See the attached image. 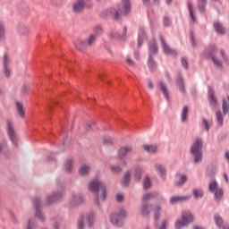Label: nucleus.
<instances>
[{
	"mask_svg": "<svg viewBox=\"0 0 229 229\" xmlns=\"http://www.w3.org/2000/svg\"><path fill=\"white\" fill-rule=\"evenodd\" d=\"M131 10V5L130 0H122V4L119 5V11L116 9H110L106 13H110V16L113 19L118 20L121 15L127 16Z\"/></svg>",
	"mask_w": 229,
	"mask_h": 229,
	"instance_id": "1",
	"label": "nucleus"
},
{
	"mask_svg": "<svg viewBox=\"0 0 229 229\" xmlns=\"http://www.w3.org/2000/svg\"><path fill=\"white\" fill-rule=\"evenodd\" d=\"M88 188L90 191L97 193L99 192V199L101 201H105L106 199V187L98 179L91 181L88 184Z\"/></svg>",
	"mask_w": 229,
	"mask_h": 229,
	"instance_id": "2",
	"label": "nucleus"
},
{
	"mask_svg": "<svg viewBox=\"0 0 229 229\" xmlns=\"http://www.w3.org/2000/svg\"><path fill=\"white\" fill-rule=\"evenodd\" d=\"M194 221V217L190 211L182 212V220L174 222L175 229H182V227H188Z\"/></svg>",
	"mask_w": 229,
	"mask_h": 229,
	"instance_id": "3",
	"label": "nucleus"
},
{
	"mask_svg": "<svg viewBox=\"0 0 229 229\" xmlns=\"http://www.w3.org/2000/svg\"><path fill=\"white\" fill-rule=\"evenodd\" d=\"M127 216V211L123 208H121L117 213L111 215L110 223L114 226H121L123 225V220L126 218Z\"/></svg>",
	"mask_w": 229,
	"mask_h": 229,
	"instance_id": "4",
	"label": "nucleus"
},
{
	"mask_svg": "<svg viewBox=\"0 0 229 229\" xmlns=\"http://www.w3.org/2000/svg\"><path fill=\"white\" fill-rule=\"evenodd\" d=\"M209 191L215 194L216 201H220L224 197V191L222 188H219V184L216 180L209 182Z\"/></svg>",
	"mask_w": 229,
	"mask_h": 229,
	"instance_id": "5",
	"label": "nucleus"
},
{
	"mask_svg": "<svg viewBox=\"0 0 229 229\" xmlns=\"http://www.w3.org/2000/svg\"><path fill=\"white\" fill-rule=\"evenodd\" d=\"M191 153L193 155V163L198 164L200 159V140L197 139L191 147Z\"/></svg>",
	"mask_w": 229,
	"mask_h": 229,
	"instance_id": "6",
	"label": "nucleus"
},
{
	"mask_svg": "<svg viewBox=\"0 0 229 229\" xmlns=\"http://www.w3.org/2000/svg\"><path fill=\"white\" fill-rule=\"evenodd\" d=\"M6 129L10 140L13 143H17V135L13 127V122L10 119L6 120Z\"/></svg>",
	"mask_w": 229,
	"mask_h": 229,
	"instance_id": "7",
	"label": "nucleus"
},
{
	"mask_svg": "<svg viewBox=\"0 0 229 229\" xmlns=\"http://www.w3.org/2000/svg\"><path fill=\"white\" fill-rule=\"evenodd\" d=\"M86 7L84 0H75L72 4V12L74 13H81Z\"/></svg>",
	"mask_w": 229,
	"mask_h": 229,
	"instance_id": "8",
	"label": "nucleus"
},
{
	"mask_svg": "<svg viewBox=\"0 0 229 229\" xmlns=\"http://www.w3.org/2000/svg\"><path fill=\"white\" fill-rule=\"evenodd\" d=\"M133 151V148L131 146L121 147L118 149V157L123 159L127 155H130Z\"/></svg>",
	"mask_w": 229,
	"mask_h": 229,
	"instance_id": "9",
	"label": "nucleus"
},
{
	"mask_svg": "<svg viewBox=\"0 0 229 229\" xmlns=\"http://www.w3.org/2000/svg\"><path fill=\"white\" fill-rule=\"evenodd\" d=\"M159 39H161V44H163L164 52L167 55H177V53L173 48L169 47V46L164 40L163 36H159Z\"/></svg>",
	"mask_w": 229,
	"mask_h": 229,
	"instance_id": "10",
	"label": "nucleus"
},
{
	"mask_svg": "<svg viewBox=\"0 0 229 229\" xmlns=\"http://www.w3.org/2000/svg\"><path fill=\"white\" fill-rule=\"evenodd\" d=\"M216 52V48L215 46L211 47L209 48V56H211L213 63L217 66V67H222V61L218 58L216 57L215 53Z\"/></svg>",
	"mask_w": 229,
	"mask_h": 229,
	"instance_id": "11",
	"label": "nucleus"
},
{
	"mask_svg": "<svg viewBox=\"0 0 229 229\" xmlns=\"http://www.w3.org/2000/svg\"><path fill=\"white\" fill-rule=\"evenodd\" d=\"M191 199V195H186V196H173L170 198V203L172 205H174L178 202H182V201H189V199Z\"/></svg>",
	"mask_w": 229,
	"mask_h": 229,
	"instance_id": "12",
	"label": "nucleus"
},
{
	"mask_svg": "<svg viewBox=\"0 0 229 229\" xmlns=\"http://www.w3.org/2000/svg\"><path fill=\"white\" fill-rule=\"evenodd\" d=\"M89 47L87 41H84V39H77L75 41V48L80 51H84Z\"/></svg>",
	"mask_w": 229,
	"mask_h": 229,
	"instance_id": "13",
	"label": "nucleus"
},
{
	"mask_svg": "<svg viewBox=\"0 0 229 229\" xmlns=\"http://www.w3.org/2000/svg\"><path fill=\"white\" fill-rule=\"evenodd\" d=\"M15 110L16 113L21 117L24 118L26 115V111L23 108V105L21 102H15Z\"/></svg>",
	"mask_w": 229,
	"mask_h": 229,
	"instance_id": "14",
	"label": "nucleus"
},
{
	"mask_svg": "<svg viewBox=\"0 0 229 229\" xmlns=\"http://www.w3.org/2000/svg\"><path fill=\"white\" fill-rule=\"evenodd\" d=\"M189 107L187 106H184L182 109V114H181V121L182 123H185L189 120Z\"/></svg>",
	"mask_w": 229,
	"mask_h": 229,
	"instance_id": "15",
	"label": "nucleus"
},
{
	"mask_svg": "<svg viewBox=\"0 0 229 229\" xmlns=\"http://www.w3.org/2000/svg\"><path fill=\"white\" fill-rule=\"evenodd\" d=\"M83 202V199L80 194L72 195L71 199V206L75 207L81 205Z\"/></svg>",
	"mask_w": 229,
	"mask_h": 229,
	"instance_id": "16",
	"label": "nucleus"
},
{
	"mask_svg": "<svg viewBox=\"0 0 229 229\" xmlns=\"http://www.w3.org/2000/svg\"><path fill=\"white\" fill-rule=\"evenodd\" d=\"M34 205H35V207H36V216H37V217L39 218V220L44 221L43 214H42V212H40V210H39V205H40V200H39V199L36 198V199H34Z\"/></svg>",
	"mask_w": 229,
	"mask_h": 229,
	"instance_id": "17",
	"label": "nucleus"
},
{
	"mask_svg": "<svg viewBox=\"0 0 229 229\" xmlns=\"http://www.w3.org/2000/svg\"><path fill=\"white\" fill-rule=\"evenodd\" d=\"M10 64V59L8 58L7 55H4L3 57V64L4 68V76L10 77V69H8L7 64Z\"/></svg>",
	"mask_w": 229,
	"mask_h": 229,
	"instance_id": "18",
	"label": "nucleus"
},
{
	"mask_svg": "<svg viewBox=\"0 0 229 229\" xmlns=\"http://www.w3.org/2000/svg\"><path fill=\"white\" fill-rule=\"evenodd\" d=\"M159 196L158 191L145 193V195L142 196V201H149V199H156Z\"/></svg>",
	"mask_w": 229,
	"mask_h": 229,
	"instance_id": "19",
	"label": "nucleus"
},
{
	"mask_svg": "<svg viewBox=\"0 0 229 229\" xmlns=\"http://www.w3.org/2000/svg\"><path fill=\"white\" fill-rule=\"evenodd\" d=\"M142 148L148 154H156L157 152V147L156 145H143Z\"/></svg>",
	"mask_w": 229,
	"mask_h": 229,
	"instance_id": "20",
	"label": "nucleus"
},
{
	"mask_svg": "<svg viewBox=\"0 0 229 229\" xmlns=\"http://www.w3.org/2000/svg\"><path fill=\"white\" fill-rule=\"evenodd\" d=\"M145 38H146V32H145L144 29H140L139 38H138V47H141Z\"/></svg>",
	"mask_w": 229,
	"mask_h": 229,
	"instance_id": "21",
	"label": "nucleus"
},
{
	"mask_svg": "<svg viewBox=\"0 0 229 229\" xmlns=\"http://www.w3.org/2000/svg\"><path fill=\"white\" fill-rule=\"evenodd\" d=\"M126 33H127V28L124 27V28L123 29V34L120 35V34H116V33H114V32H111V33L109 34V37L112 38H119L120 39H124L125 37H126Z\"/></svg>",
	"mask_w": 229,
	"mask_h": 229,
	"instance_id": "22",
	"label": "nucleus"
},
{
	"mask_svg": "<svg viewBox=\"0 0 229 229\" xmlns=\"http://www.w3.org/2000/svg\"><path fill=\"white\" fill-rule=\"evenodd\" d=\"M158 51V47L157 46V41L153 40L149 42V56L153 54H157Z\"/></svg>",
	"mask_w": 229,
	"mask_h": 229,
	"instance_id": "23",
	"label": "nucleus"
},
{
	"mask_svg": "<svg viewBox=\"0 0 229 229\" xmlns=\"http://www.w3.org/2000/svg\"><path fill=\"white\" fill-rule=\"evenodd\" d=\"M161 211H162V208L159 205H157L153 208V215H154V219L156 221L159 220Z\"/></svg>",
	"mask_w": 229,
	"mask_h": 229,
	"instance_id": "24",
	"label": "nucleus"
},
{
	"mask_svg": "<svg viewBox=\"0 0 229 229\" xmlns=\"http://www.w3.org/2000/svg\"><path fill=\"white\" fill-rule=\"evenodd\" d=\"M155 168L157 173L161 176V178H165V169L162 165L157 164L155 165Z\"/></svg>",
	"mask_w": 229,
	"mask_h": 229,
	"instance_id": "25",
	"label": "nucleus"
},
{
	"mask_svg": "<svg viewBox=\"0 0 229 229\" xmlns=\"http://www.w3.org/2000/svg\"><path fill=\"white\" fill-rule=\"evenodd\" d=\"M89 173H90V166H89L88 165H81V167L79 169L80 175L85 176Z\"/></svg>",
	"mask_w": 229,
	"mask_h": 229,
	"instance_id": "26",
	"label": "nucleus"
},
{
	"mask_svg": "<svg viewBox=\"0 0 229 229\" xmlns=\"http://www.w3.org/2000/svg\"><path fill=\"white\" fill-rule=\"evenodd\" d=\"M61 198H62V193H58L57 195L53 194V195L47 197V201L48 204H52L55 201H58V199H61Z\"/></svg>",
	"mask_w": 229,
	"mask_h": 229,
	"instance_id": "27",
	"label": "nucleus"
},
{
	"mask_svg": "<svg viewBox=\"0 0 229 229\" xmlns=\"http://www.w3.org/2000/svg\"><path fill=\"white\" fill-rule=\"evenodd\" d=\"M150 213V208L148 204H143L140 208V215L143 216H148Z\"/></svg>",
	"mask_w": 229,
	"mask_h": 229,
	"instance_id": "28",
	"label": "nucleus"
},
{
	"mask_svg": "<svg viewBox=\"0 0 229 229\" xmlns=\"http://www.w3.org/2000/svg\"><path fill=\"white\" fill-rule=\"evenodd\" d=\"M215 30L219 34V35H224L225 33V28L223 27V25L219 22H216L214 24Z\"/></svg>",
	"mask_w": 229,
	"mask_h": 229,
	"instance_id": "29",
	"label": "nucleus"
},
{
	"mask_svg": "<svg viewBox=\"0 0 229 229\" xmlns=\"http://www.w3.org/2000/svg\"><path fill=\"white\" fill-rule=\"evenodd\" d=\"M158 85H159V88H161V93H163L165 98L168 100L169 94H168L166 86L163 82H159Z\"/></svg>",
	"mask_w": 229,
	"mask_h": 229,
	"instance_id": "30",
	"label": "nucleus"
},
{
	"mask_svg": "<svg viewBox=\"0 0 229 229\" xmlns=\"http://www.w3.org/2000/svg\"><path fill=\"white\" fill-rule=\"evenodd\" d=\"M18 32L20 33V35L21 36H25V35H29V30L26 27V25H20L18 27Z\"/></svg>",
	"mask_w": 229,
	"mask_h": 229,
	"instance_id": "31",
	"label": "nucleus"
},
{
	"mask_svg": "<svg viewBox=\"0 0 229 229\" xmlns=\"http://www.w3.org/2000/svg\"><path fill=\"white\" fill-rule=\"evenodd\" d=\"M96 39H97V37L94 34H91L89 36V38H88V40H86L88 47H90L94 46Z\"/></svg>",
	"mask_w": 229,
	"mask_h": 229,
	"instance_id": "32",
	"label": "nucleus"
},
{
	"mask_svg": "<svg viewBox=\"0 0 229 229\" xmlns=\"http://www.w3.org/2000/svg\"><path fill=\"white\" fill-rule=\"evenodd\" d=\"M187 7H188L191 21L195 22L196 19H195L194 14H193L192 5H191V2H187Z\"/></svg>",
	"mask_w": 229,
	"mask_h": 229,
	"instance_id": "33",
	"label": "nucleus"
},
{
	"mask_svg": "<svg viewBox=\"0 0 229 229\" xmlns=\"http://www.w3.org/2000/svg\"><path fill=\"white\" fill-rule=\"evenodd\" d=\"M223 113L225 114L229 113V97H228L227 100L226 99L223 100Z\"/></svg>",
	"mask_w": 229,
	"mask_h": 229,
	"instance_id": "34",
	"label": "nucleus"
},
{
	"mask_svg": "<svg viewBox=\"0 0 229 229\" xmlns=\"http://www.w3.org/2000/svg\"><path fill=\"white\" fill-rule=\"evenodd\" d=\"M134 180L140 182L141 180V168L137 167L134 172Z\"/></svg>",
	"mask_w": 229,
	"mask_h": 229,
	"instance_id": "35",
	"label": "nucleus"
},
{
	"mask_svg": "<svg viewBox=\"0 0 229 229\" xmlns=\"http://www.w3.org/2000/svg\"><path fill=\"white\" fill-rule=\"evenodd\" d=\"M148 67L151 71H155L157 69V63L155 60L152 59L151 55H149L148 58Z\"/></svg>",
	"mask_w": 229,
	"mask_h": 229,
	"instance_id": "36",
	"label": "nucleus"
},
{
	"mask_svg": "<svg viewBox=\"0 0 229 229\" xmlns=\"http://www.w3.org/2000/svg\"><path fill=\"white\" fill-rule=\"evenodd\" d=\"M130 178H131L130 173H125L123 179L122 181V185H123V186L129 185Z\"/></svg>",
	"mask_w": 229,
	"mask_h": 229,
	"instance_id": "37",
	"label": "nucleus"
},
{
	"mask_svg": "<svg viewBox=\"0 0 229 229\" xmlns=\"http://www.w3.org/2000/svg\"><path fill=\"white\" fill-rule=\"evenodd\" d=\"M64 170L66 172L71 173L72 170V161L71 159L67 160L66 163H64Z\"/></svg>",
	"mask_w": 229,
	"mask_h": 229,
	"instance_id": "38",
	"label": "nucleus"
},
{
	"mask_svg": "<svg viewBox=\"0 0 229 229\" xmlns=\"http://www.w3.org/2000/svg\"><path fill=\"white\" fill-rule=\"evenodd\" d=\"M209 105H211L212 106H216V99L214 96L213 91H209Z\"/></svg>",
	"mask_w": 229,
	"mask_h": 229,
	"instance_id": "39",
	"label": "nucleus"
},
{
	"mask_svg": "<svg viewBox=\"0 0 229 229\" xmlns=\"http://www.w3.org/2000/svg\"><path fill=\"white\" fill-rule=\"evenodd\" d=\"M215 221H216V225L218 227H222L223 226L224 221H223V218L220 216V215H216L215 216Z\"/></svg>",
	"mask_w": 229,
	"mask_h": 229,
	"instance_id": "40",
	"label": "nucleus"
},
{
	"mask_svg": "<svg viewBox=\"0 0 229 229\" xmlns=\"http://www.w3.org/2000/svg\"><path fill=\"white\" fill-rule=\"evenodd\" d=\"M93 32L95 37L99 36L101 33H103V29L101 28V26L97 25L94 27Z\"/></svg>",
	"mask_w": 229,
	"mask_h": 229,
	"instance_id": "41",
	"label": "nucleus"
},
{
	"mask_svg": "<svg viewBox=\"0 0 229 229\" xmlns=\"http://www.w3.org/2000/svg\"><path fill=\"white\" fill-rule=\"evenodd\" d=\"M216 122L220 126L224 123V117L221 112H216Z\"/></svg>",
	"mask_w": 229,
	"mask_h": 229,
	"instance_id": "42",
	"label": "nucleus"
},
{
	"mask_svg": "<svg viewBox=\"0 0 229 229\" xmlns=\"http://www.w3.org/2000/svg\"><path fill=\"white\" fill-rule=\"evenodd\" d=\"M188 177L185 175H182L180 178V181L175 182V185L177 186H182L183 185L185 182H187Z\"/></svg>",
	"mask_w": 229,
	"mask_h": 229,
	"instance_id": "43",
	"label": "nucleus"
},
{
	"mask_svg": "<svg viewBox=\"0 0 229 229\" xmlns=\"http://www.w3.org/2000/svg\"><path fill=\"white\" fill-rule=\"evenodd\" d=\"M203 125H204L205 131H208L209 127L212 125V121H208L207 119H203Z\"/></svg>",
	"mask_w": 229,
	"mask_h": 229,
	"instance_id": "44",
	"label": "nucleus"
},
{
	"mask_svg": "<svg viewBox=\"0 0 229 229\" xmlns=\"http://www.w3.org/2000/svg\"><path fill=\"white\" fill-rule=\"evenodd\" d=\"M151 185L149 177H145V180H143V188L148 189Z\"/></svg>",
	"mask_w": 229,
	"mask_h": 229,
	"instance_id": "45",
	"label": "nucleus"
},
{
	"mask_svg": "<svg viewBox=\"0 0 229 229\" xmlns=\"http://www.w3.org/2000/svg\"><path fill=\"white\" fill-rule=\"evenodd\" d=\"M7 150H8L7 143L6 142L0 143V153L3 152L5 154Z\"/></svg>",
	"mask_w": 229,
	"mask_h": 229,
	"instance_id": "46",
	"label": "nucleus"
},
{
	"mask_svg": "<svg viewBox=\"0 0 229 229\" xmlns=\"http://www.w3.org/2000/svg\"><path fill=\"white\" fill-rule=\"evenodd\" d=\"M103 142H104V144H106V145H110V144H113V143H114V140H113L111 137H109V136H106V137H104V139H103Z\"/></svg>",
	"mask_w": 229,
	"mask_h": 229,
	"instance_id": "47",
	"label": "nucleus"
},
{
	"mask_svg": "<svg viewBox=\"0 0 229 229\" xmlns=\"http://www.w3.org/2000/svg\"><path fill=\"white\" fill-rule=\"evenodd\" d=\"M163 23H164L165 27H169L172 24V21L170 18H168V16H165Z\"/></svg>",
	"mask_w": 229,
	"mask_h": 229,
	"instance_id": "48",
	"label": "nucleus"
},
{
	"mask_svg": "<svg viewBox=\"0 0 229 229\" xmlns=\"http://www.w3.org/2000/svg\"><path fill=\"white\" fill-rule=\"evenodd\" d=\"M177 85L179 86L181 93L184 94V86H183V81L182 79L177 81Z\"/></svg>",
	"mask_w": 229,
	"mask_h": 229,
	"instance_id": "49",
	"label": "nucleus"
},
{
	"mask_svg": "<svg viewBox=\"0 0 229 229\" xmlns=\"http://www.w3.org/2000/svg\"><path fill=\"white\" fill-rule=\"evenodd\" d=\"M51 4L56 7L63 5V0H50Z\"/></svg>",
	"mask_w": 229,
	"mask_h": 229,
	"instance_id": "50",
	"label": "nucleus"
},
{
	"mask_svg": "<svg viewBox=\"0 0 229 229\" xmlns=\"http://www.w3.org/2000/svg\"><path fill=\"white\" fill-rule=\"evenodd\" d=\"M78 229H83L84 224H83V217H79V220L77 222Z\"/></svg>",
	"mask_w": 229,
	"mask_h": 229,
	"instance_id": "51",
	"label": "nucleus"
},
{
	"mask_svg": "<svg viewBox=\"0 0 229 229\" xmlns=\"http://www.w3.org/2000/svg\"><path fill=\"white\" fill-rule=\"evenodd\" d=\"M167 225V220L164 219L163 221H161V225H159L158 229H166Z\"/></svg>",
	"mask_w": 229,
	"mask_h": 229,
	"instance_id": "52",
	"label": "nucleus"
},
{
	"mask_svg": "<svg viewBox=\"0 0 229 229\" xmlns=\"http://www.w3.org/2000/svg\"><path fill=\"white\" fill-rule=\"evenodd\" d=\"M193 197L199 199L200 197V191L199 189L193 190Z\"/></svg>",
	"mask_w": 229,
	"mask_h": 229,
	"instance_id": "53",
	"label": "nucleus"
},
{
	"mask_svg": "<svg viewBox=\"0 0 229 229\" xmlns=\"http://www.w3.org/2000/svg\"><path fill=\"white\" fill-rule=\"evenodd\" d=\"M121 171V168L117 165H112L111 166V172L113 173H119Z\"/></svg>",
	"mask_w": 229,
	"mask_h": 229,
	"instance_id": "54",
	"label": "nucleus"
},
{
	"mask_svg": "<svg viewBox=\"0 0 229 229\" xmlns=\"http://www.w3.org/2000/svg\"><path fill=\"white\" fill-rule=\"evenodd\" d=\"M190 39H191V46H193V47H196V41L194 39V35L193 34L190 35Z\"/></svg>",
	"mask_w": 229,
	"mask_h": 229,
	"instance_id": "55",
	"label": "nucleus"
},
{
	"mask_svg": "<svg viewBox=\"0 0 229 229\" xmlns=\"http://www.w3.org/2000/svg\"><path fill=\"white\" fill-rule=\"evenodd\" d=\"M182 64L185 69L189 67L188 61L185 58H182Z\"/></svg>",
	"mask_w": 229,
	"mask_h": 229,
	"instance_id": "56",
	"label": "nucleus"
},
{
	"mask_svg": "<svg viewBox=\"0 0 229 229\" xmlns=\"http://www.w3.org/2000/svg\"><path fill=\"white\" fill-rule=\"evenodd\" d=\"M87 221L89 223V226L91 227L93 222V216H88Z\"/></svg>",
	"mask_w": 229,
	"mask_h": 229,
	"instance_id": "57",
	"label": "nucleus"
},
{
	"mask_svg": "<svg viewBox=\"0 0 229 229\" xmlns=\"http://www.w3.org/2000/svg\"><path fill=\"white\" fill-rule=\"evenodd\" d=\"M116 199H117V201H119V202L123 201V195H122V194H117V195H116Z\"/></svg>",
	"mask_w": 229,
	"mask_h": 229,
	"instance_id": "58",
	"label": "nucleus"
},
{
	"mask_svg": "<svg viewBox=\"0 0 229 229\" xmlns=\"http://www.w3.org/2000/svg\"><path fill=\"white\" fill-rule=\"evenodd\" d=\"M126 64L131 65V66L134 65V62L131 58L126 59Z\"/></svg>",
	"mask_w": 229,
	"mask_h": 229,
	"instance_id": "59",
	"label": "nucleus"
},
{
	"mask_svg": "<svg viewBox=\"0 0 229 229\" xmlns=\"http://www.w3.org/2000/svg\"><path fill=\"white\" fill-rule=\"evenodd\" d=\"M220 54H221V56L223 57L224 61H226L227 57L225 55V52L224 50H221Z\"/></svg>",
	"mask_w": 229,
	"mask_h": 229,
	"instance_id": "60",
	"label": "nucleus"
},
{
	"mask_svg": "<svg viewBox=\"0 0 229 229\" xmlns=\"http://www.w3.org/2000/svg\"><path fill=\"white\" fill-rule=\"evenodd\" d=\"M33 225H34V223L31 221H29L27 229H32Z\"/></svg>",
	"mask_w": 229,
	"mask_h": 229,
	"instance_id": "61",
	"label": "nucleus"
},
{
	"mask_svg": "<svg viewBox=\"0 0 229 229\" xmlns=\"http://www.w3.org/2000/svg\"><path fill=\"white\" fill-rule=\"evenodd\" d=\"M30 90V86L26 85L23 87V93H28V91Z\"/></svg>",
	"mask_w": 229,
	"mask_h": 229,
	"instance_id": "62",
	"label": "nucleus"
},
{
	"mask_svg": "<svg viewBox=\"0 0 229 229\" xmlns=\"http://www.w3.org/2000/svg\"><path fill=\"white\" fill-rule=\"evenodd\" d=\"M148 87L149 89H153V84L151 81L148 82Z\"/></svg>",
	"mask_w": 229,
	"mask_h": 229,
	"instance_id": "63",
	"label": "nucleus"
},
{
	"mask_svg": "<svg viewBox=\"0 0 229 229\" xmlns=\"http://www.w3.org/2000/svg\"><path fill=\"white\" fill-rule=\"evenodd\" d=\"M225 158L229 161V151H225Z\"/></svg>",
	"mask_w": 229,
	"mask_h": 229,
	"instance_id": "64",
	"label": "nucleus"
}]
</instances>
